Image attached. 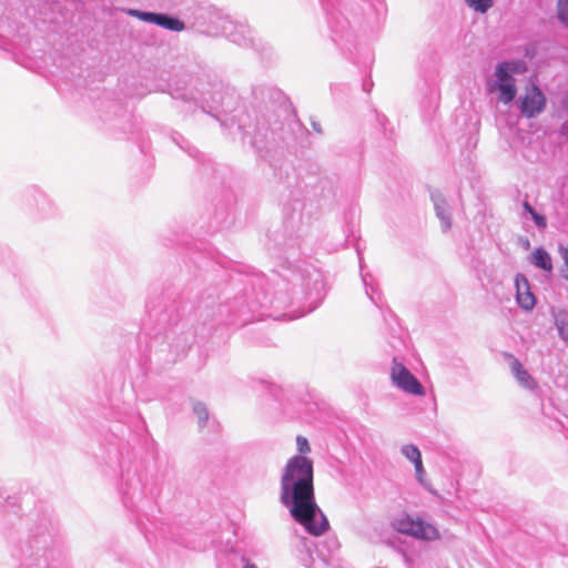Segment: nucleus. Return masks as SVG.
Segmentation results:
<instances>
[{
  "mask_svg": "<svg viewBox=\"0 0 568 568\" xmlns=\"http://www.w3.org/2000/svg\"><path fill=\"white\" fill-rule=\"evenodd\" d=\"M280 501L308 534L322 536L328 530V520L316 504L314 462L310 457L287 459L280 476Z\"/></svg>",
  "mask_w": 568,
  "mask_h": 568,
  "instance_id": "nucleus-1",
  "label": "nucleus"
},
{
  "mask_svg": "<svg viewBox=\"0 0 568 568\" xmlns=\"http://www.w3.org/2000/svg\"><path fill=\"white\" fill-rule=\"evenodd\" d=\"M525 71L524 62H500L497 64L494 75L487 81L488 93L494 94L498 102L510 104L517 95L515 74Z\"/></svg>",
  "mask_w": 568,
  "mask_h": 568,
  "instance_id": "nucleus-2",
  "label": "nucleus"
},
{
  "mask_svg": "<svg viewBox=\"0 0 568 568\" xmlns=\"http://www.w3.org/2000/svg\"><path fill=\"white\" fill-rule=\"evenodd\" d=\"M392 526L396 531L423 541H436L442 538L438 528L434 524L407 514L396 517Z\"/></svg>",
  "mask_w": 568,
  "mask_h": 568,
  "instance_id": "nucleus-3",
  "label": "nucleus"
},
{
  "mask_svg": "<svg viewBox=\"0 0 568 568\" xmlns=\"http://www.w3.org/2000/svg\"><path fill=\"white\" fill-rule=\"evenodd\" d=\"M547 99L544 92L536 85H527L517 100L520 113L528 119L536 118L546 109Z\"/></svg>",
  "mask_w": 568,
  "mask_h": 568,
  "instance_id": "nucleus-4",
  "label": "nucleus"
},
{
  "mask_svg": "<svg viewBox=\"0 0 568 568\" xmlns=\"http://www.w3.org/2000/svg\"><path fill=\"white\" fill-rule=\"evenodd\" d=\"M389 377L394 386L398 389L415 396H424L425 389L419 381L406 368V366L394 359L392 363Z\"/></svg>",
  "mask_w": 568,
  "mask_h": 568,
  "instance_id": "nucleus-5",
  "label": "nucleus"
},
{
  "mask_svg": "<svg viewBox=\"0 0 568 568\" xmlns=\"http://www.w3.org/2000/svg\"><path fill=\"white\" fill-rule=\"evenodd\" d=\"M515 287L518 306L524 311H531L536 305V297L531 292L527 277L523 274H517L515 277Z\"/></svg>",
  "mask_w": 568,
  "mask_h": 568,
  "instance_id": "nucleus-6",
  "label": "nucleus"
},
{
  "mask_svg": "<svg viewBox=\"0 0 568 568\" xmlns=\"http://www.w3.org/2000/svg\"><path fill=\"white\" fill-rule=\"evenodd\" d=\"M509 365L513 375L520 386L529 390H534L537 387V383L534 377L524 368L517 358L510 357Z\"/></svg>",
  "mask_w": 568,
  "mask_h": 568,
  "instance_id": "nucleus-7",
  "label": "nucleus"
},
{
  "mask_svg": "<svg viewBox=\"0 0 568 568\" xmlns=\"http://www.w3.org/2000/svg\"><path fill=\"white\" fill-rule=\"evenodd\" d=\"M432 200L434 202L436 215L440 220L442 230L447 232L452 226L449 207L440 194H433Z\"/></svg>",
  "mask_w": 568,
  "mask_h": 568,
  "instance_id": "nucleus-8",
  "label": "nucleus"
},
{
  "mask_svg": "<svg viewBox=\"0 0 568 568\" xmlns=\"http://www.w3.org/2000/svg\"><path fill=\"white\" fill-rule=\"evenodd\" d=\"M529 262L547 273L552 271V258L550 254L542 247L535 248L529 255Z\"/></svg>",
  "mask_w": 568,
  "mask_h": 568,
  "instance_id": "nucleus-9",
  "label": "nucleus"
},
{
  "mask_svg": "<svg viewBox=\"0 0 568 568\" xmlns=\"http://www.w3.org/2000/svg\"><path fill=\"white\" fill-rule=\"evenodd\" d=\"M554 324L558 331L559 337L568 343V312L566 310H552Z\"/></svg>",
  "mask_w": 568,
  "mask_h": 568,
  "instance_id": "nucleus-10",
  "label": "nucleus"
},
{
  "mask_svg": "<svg viewBox=\"0 0 568 568\" xmlns=\"http://www.w3.org/2000/svg\"><path fill=\"white\" fill-rule=\"evenodd\" d=\"M464 3L475 13L485 14L495 6V0H464Z\"/></svg>",
  "mask_w": 568,
  "mask_h": 568,
  "instance_id": "nucleus-11",
  "label": "nucleus"
},
{
  "mask_svg": "<svg viewBox=\"0 0 568 568\" xmlns=\"http://www.w3.org/2000/svg\"><path fill=\"white\" fill-rule=\"evenodd\" d=\"M158 26L164 28V29H168V30H171V31H182L184 30V23L176 19V18H172L168 14H163V13H160L159 16V21H158Z\"/></svg>",
  "mask_w": 568,
  "mask_h": 568,
  "instance_id": "nucleus-12",
  "label": "nucleus"
},
{
  "mask_svg": "<svg viewBox=\"0 0 568 568\" xmlns=\"http://www.w3.org/2000/svg\"><path fill=\"white\" fill-rule=\"evenodd\" d=\"M192 410L196 416L199 427H205L210 418L207 407L201 402H193Z\"/></svg>",
  "mask_w": 568,
  "mask_h": 568,
  "instance_id": "nucleus-13",
  "label": "nucleus"
},
{
  "mask_svg": "<svg viewBox=\"0 0 568 568\" xmlns=\"http://www.w3.org/2000/svg\"><path fill=\"white\" fill-rule=\"evenodd\" d=\"M400 452L413 465L422 462V454L416 445L406 444L400 448Z\"/></svg>",
  "mask_w": 568,
  "mask_h": 568,
  "instance_id": "nucleus-14",
  "label": "nucleus"
},
{
  "mask_svg": "<svg viewBox=\"0 0 568 568\" xmlns=\"http://www.w3.org/2000/svg\"><path fill=\"white\" fill-rule=\"evenodd\" d=\"M129 14L132 17H135L142 21H145L149 23H154L156 26H158L159 16H160V13L145 12V11H140V10H130Z\"/></svg>",
  "mask_w": 568,
  "mask_h": 568,
  "instance_id": "nucleus-15",
  "label": "nucleus"
},
{
  "mask_svg": "<svg viewBox=\"0 0 568 568\" xmlns=\"http://www.w3.org/2000/svg\"><path fill=\"white\" fill-rule=\"evenodd\" d=\"M556 12L559 22L568 28V0H558Z\"/></svg>",
  "mask_w": 568,
  "mask_h": 568,
  "instance_id": "nucleus-16",
  "label": "nucleus"
},
{
  "mask_svg": "<svg viewBox=\"0 0 568 568\" xmlns=\"http://www.w3.org/2000/svg\"><path fill=\"white\" fill-rule=\"evenodd\" d=\"M414 467H415V476H416V479L418 480V483L425 487V488H429L430 484L429 481L427 480L426 478V471H425V468L423 466V460L419 462V463H416L414 464Z\"/></svg>",
  "mask_w": 568,
  "mask_h": 568,
  "instance_id": "nucleus-17",
  "label": "nucleus"
},
{
  "mask_svg": "<svg viewBox=\"0 0 568 568\" xmlns=\"http://www.w3.org/2000/svg\"><path fill=\"white\" fill-rule=\"evenodd\" d=\"M296 446L298 454L296 456H307L311 453V446L306 437L297 436Z\"/></svg>",
  "mask_w": 568,
  "mask_h": 568,
  "instance_id": "nucleus-18",
  "label": "nucleus"
},
{
  "mask_svg": "<svg viewBox=\"0 0 568 568\" xmlns=\"http://www.w3.org/2000/svg\"><path fill=\"white\" fill-rule=\"evenodd\" d=\"M559 254L564 261V266L560 270L561 276L568 281V244L559 246Z\"/></svg>",
  "mask_w": 568,
  "mask_h": 568,
  "instance_id": "nucleus-19",
  "label": "nucleus"
},
{
  "mask_svg": "<svg viewBox=\"0 0 568 568\" xmlns=\"http://www.w3.org/2000/svg\"><path fill=\"white\" fill-rule=\"evenodd\" d=\"M530 216L538 227L542 229L546 226V217L544 215L537 213L536 211H531Z\"/></svg>",
  "mask_w": 568,
  "mask_h": 568,
  "instance_id": "nucleus-20",
  "label": "nucleus"
},
{
  "mask_svg": "<svg viewBox=\"0 0 568 568\" xmlns=\"http://www.w3.org/2000/svg\"><path fill=\"white\" fill-rule=\"evenodd\" d=\"M524 210H525L527 213H529L530 215H531V211H535V210L532 209V206H531L529 203H527V202H525V203H524Z\"/></svg>",
  "mask_w": 568,
  "mask_h": 568,
  "instance_id": "nucleus-21",
  "label": "nucleus"
},
{
  "mask_svg": "<svg viewBox=\"0 0 568 568\" xmlns=\"http://www.w3.org/2000/svg\"><path fill=\"white\" fill-rule=\"evenodd\" d=\"M244 568H257V567H256V565H255V564H253V562H251V561L246 560V561H245V565H244Z\"/></svg>",
  "mask_w": 568,
  "mask_h": 568,
  "instance_id": "nucleus-22",
  "label": "nucleus"
},
{
  "mask_svg": "<svg viewBox=\"0 0 568 568\" xmlns=\"http://www.w3.org/2000/svg\"><path fill=\"white\" fill-rule=\"evenodd\" d=\"M366 293H367V295L369 296V298H371L374 303H376V304H377V301L375 300V297L373 296V294L368 292V290H366Z\"/></svg>",
  "mask_w": 568,
  "mask_h": 568,
  "instance_id": "nucleus-23",
  "label": "nucleus"
},
{
  "mask_svg": "<svg viewBox=\"0 0 568 568\" xmlns=\"http://www.w3.org/2000/svg\"><path fill=\"white\" fill-rule=\"evenodd\" d=\"M21 568H39V567H21Z\"/></svg>",
  "mask_w": 568,
  "mask_h": 568,
  "instance_id": "nucleus-24",
  "label": "nucleus"
}]
</instances>
